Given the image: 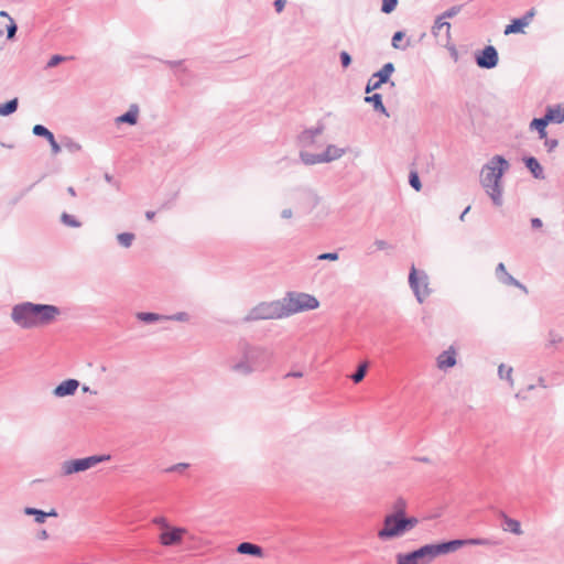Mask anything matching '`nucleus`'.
I'll use <instances>...</instances> for the list:
<instances>
[{
	"instance_id": "b1692460",
	"label": "nucleus",
	"mask_w": 564,
	"mask_h": 564,
	"mask_svg": "<svg viewBox=\"0 0 564 564\" xmlns=\"http://www.w3.org/2000/svg\"><path fill=\"white\" fill-rule=\"evenodd\" d=\"M237 551L241 554H250V555H256V556H260L262 553V550L260 546L252 544V543H248V542H243V543L239 544Z\"/></svg>"
},
{
	"instance_id": "f3484780",
	"label": "nucleus",
	"mask_w": 564,
	"mask_h": 564,
	"mask_svg": "<svg viewBox=\"0 0 564 564\" xmlns=\"http://www.w3.org/2000/svg\"><path fill=\"white\" fill-rule=\"evenodd\" d=\"M443 30L445 32V39L449 40V37H451V23L448 21H446V19H444L442 15H438L435 19L434 24L432 26V34L437 37V36L441 35Z\"/></svg>"
},
{
	"instance_id": "aec40b11",
	"label": "nucleus",
	"mask_w": 564,
	"mask_h": 564,
	"mask_svg": "<svg viewBox=\"0 0 564 564\" xmlns=\"http://www.w3.org/2000/svg\"><path fill=\"white\" fill-rule=\"evenodd\" d=\"M24 513L28 516H34L37 523H43L46 517H57L55 509H51L48 512H44L42 510L28 507L24 509Z\"/></svg>"
},
{
	"instance_id": "603ef678",
	"label": "nucleus",
	"mask_w": 564,
	"mask_h": 564,
	"mask_svg": "<svg viewBox=\"0 0 564 564\" xmlns=\"http://www.w3.org/2000/svg\"><path fill=\"white\" fill-rule=\"evenodd\" d=\"M39 539H41V540H46V539H48V533H47V531H46V530H42V531H40V532H39Z\"/></svg>"
},
{
	"instance_id": "f03ea898",
	"label": "nucleus",
	"mask_w": 564,
	"mask_h": 564,
	"mask_svg": "<svg viewBox=\"0 0 564 564\" xmlns=\"http://www.w3.org/2000/svg\"><path fill=\"white\" fill-rule=\"evenodd\" d=\"M509 166V162L503 156L495 155L482 166L480 172V184L497 207L503 204L501 180Z\"/></svg>"
},
{
	"instance_id": "09e8293b",
	"label": "nucleus",
	"mask_w": 564,
	"mask_h": 564,
	"mask_svg": "<svg viewBox=\"0 0 564 564\" xmlns=\"http://www.w3.org/2000/svg\"><path fill=\"white\" fill-rule=\"evenodd\" d=\"M533 17H534V11L530 10L523 17H521V20H524V22H527V25H529V23L531 22Z\"/></svg>"
},
{
	"instance_id": "ea45409f",
	"label": "nucleus",
	"mask_w": 564,
	"mask_h": 564,
	"mask_svg": "<svg viewBox=\"0 0 564 564\" xmlns=\"http://www.w3.org/2000/svg\"><path fill=\"white\" fill-rule=\"evenodd\" d=\"M464 543L463 545L465 544H470V545H488L489 544V541L487 539H469V540H462Z\"/></svg>"
},
{
	"instance_id": "e2e57ef3",
	"label": "nucleus",
	"mask_w": 564,
	"mask_h": 564,
	"mask_svg": "<svg viewBox=\"0 0 564 564\" xmlns=\"http://www.w3.org/2000/svg\"><path fill=\"white\" fill-rule=\"evenodd\" d=\"M176 318H177V319H180V321H183V319L185 318V314H184V313H182V314H180Z\"/></svg>"
},
{
	"instance_id": "0e129e2a",
	"label": "nucleus",
	"mask_w": 564,
	"mask_h": 564,
	"mask_svg": "<svg viewBox=\"0 0 564 564\" xmlns=\"http://www.w3.org/2000/svg\"><path fill=\"white\" fill-rule=\"evenodd\" d=\"M534 388H535V386H534V384H530V386H528L527 390H528V391H531V390H533Z\"/></svg>"
},
{
	"instance_id": "774afa93",
	"label": "nucleus",
	"mask_w": 564,
	"mask_h": 564,
	"mask_svg": "<svg viewBox=\"0 0 564 564\" xmlns=\"http://www.w3.org/2000/svg\"><path fill=\"white\" fill-rule=\"evenodd\" d=\"M2 34V31L0 30V35Z\"/></svg>"
},
{
	"instance_id": "338daca9",
	"label": "nucleus",
	"mask_w": 564,
	"mask_h": 564,
	"mask_svg": "<svg viewBox=\"0 0 564 564\" xmlns=\"http://www.w3.org/2000/svg\"><path fill=\"white\" fill-rule=\"evenodd\" d=\"M516 398H517V399H522L523 397H522V394H521L520 392H518V393L516 394Z\"/></svg>"
},
{
	"instance_id": "f257e3e1",
	"label": "nucleus",
	"mask_w": 564,
	"mask_h": 564,
	"mask_svg": "<svg viewBox=\"0 0 564 564\" xmlns=\"http://www.w3.org/2000/svg\"><path fill=\"white\" fill-rule=\"evenodd\" d=\"M61 311L55 305L23 302L12 308L11 318L20 327L30 329L53 323Z\"/></svg>"
},
{
	"instance_id": "de8ad7c7",
	"label": "nucleus",
	"mask_w": 564,
	"mask_h": 564,
	"mask_svg": "<svg viewBox=\"0 0 564 564\" xmlns=\"http://www.w3.org/2000/svg\"><path fill=\"white\" fill-rule=\"evenodd\" d=\"M286 0H275L274 7L278 13L282 12L285 7Z\"/></svg>"
},
{
	"instance_id": "680f3d73",
	"label": "nucleus",
	"mask_w": 564,
	"mask_h": 564,
	"mask_svg": "<svg viewBox=\"0 0 564 564\" xmlns=\"http://www.w3.org/2000/svg\"><path fill=\"white\" fill-rule=\"evenodd\" d=\"M68 193H69L72 196H75V191H74V188H73V187H69V188H68Z\"/></svg>"
},
{
	"instance_id": "473e14b6",
	"label": "nucleus",
	"mask_w": 564,
	"mask_h": 564,
	"mask_svg": "<svg viewBox=\"0 0 564 564\" xmlns=\"http://www.w3.org/2000/svg\"><path fill=\"white\" fill-rule=\"evenodd\" d=\"M366 372H367V362H364V364L359 365V367H358V369H357L356 373H354V375L351 376V379H352L356 383H358V382H360V381L365 378Z\"/></svg>"
},
{
	"instance_id": "bf43d9fd",
	"label": "nucleus",
	"mask_w": 564,
	"mask_h": 564,
	"mask_svg": "<svg viewBox=\"0 0 564 564\" xmlns=\"http://www.w3.org/2000/svg\"><path fill=\"white\" fill-rule=\"evenodd\" d=\"M187 466H188L187 464H178V465H176V466H173V467L171 468V470H176L177 468H186Z\"/></svg>"
},
{
	"instance_id": "393cba45",
	"label": "nucleus",
	"mask_w": 564,
	"mask_h": 564,
	"mask_svg": "<svg viewBox=\"0 0 564 564\" xmlns=\"http://www.w3.org/2000/svg\"><path fill=\"white\" fill-rule=\"evenodd\" d=\"M527 26V22L524 20H521V18L512 20L510 24H508L505 29V34H512V33H522L523 29Z\"/></svg>"
},
{
	"instance_id": "37998d69",
	"label": "nucleus",
	"mask_w": 564,
	"mask_h": 564,
	"mask_svg": "<svg viewBox=\"0 0 564 564\" xmlns=\"http://www.w3.org/2000/svg\"><path fill=\"white\" fill-rule=\"evenodd\" d=\"M340 61H341L343 67L346 68V67H348L350 65L351 57H350V55L347 52L344 51V52L340 53Z\"/></svg>"
},
{
	"instance_id": "a878e982",
	"label": "nucleus",
	"mask_w": 564,
	"mask_h": 564,
	"mask_svg": "<svg viewBox=\"0 0 564 564\" xmlns=\"http://www.w3.org/2000/svg\"><path fill=\"white\" fill-rule=\"evenodd\" d=\"M391 44L394 48L405 50L409 46L410 41L405 40L404 32L398 31L393 34Z\"/></svg>"
},
{
	"instance_id": "4c0bfd02",
	"label": "nucleus",
	"mask_w": 564,
	"mask_h": 564,
	"mask_svg": "<svg viewBox=\"0 0 564 564\" xmlns=\"http://www.w3.org/2000/svg\"><path fill=\"white\" fill-rule=\"evenodd\" d=\"M118 240L123 247H129L132 243L133 235L127 232L120 234Z\"/></svg>"
},
{
	"instance_id": "8fccbe9b",
	"label": "nucleus",
	"mask_w": 564,
	"mask_h": 564,
	"mask_svg": "<svg viewBox=\"0 0 564 564\" xmlns=\"http://www.w3.org/2000/svg\"><path fill=\"white\" fill-rule=\"evenodd\" d=\"M542 220L538 217H534L531 219V226L532 228H541L542 227Z\"/></svg>"
},
{
	"instance_id": "58836bf2",
	"label": "nucleus",
	"mask_w": 564,
	"mask_h": 564,
	"mask_svg": "<svg viewBox=\"0 0 564 564\" xmlns=\"http://www.w3.org/2000/svg\"><path fill=\"white\" fill-rule=\"evenodd\" d=\"M33 133L36 134V135H40V137H44L47 139V137L52 133L51 131H48L44 126H41V124H35L33 127Z\"/></svg>"
},
{
	"instance_id": "79ce46f5",
	"label": "nucleus",
	"mask_w": 564,
	"mask_h": 564,
	"mask_svg": "<svg viewBox=\"0 0 564 564\" xmlns=\"http://www.w3.org/2000/svg\"><path fill=\"white\" fill-rule=\"evenodd\" d=\"M47 141L50 142L51 147H52V151L53 153L57 154L59 151H61V147L58 145V143L55 141V138L53 135V133H51L48 137H47Z\"/></svg>"
},
{
	"instance_id": "bb28decb",
	"label": "nucleus",
	"mask_w": 564,
	"mask_h": 564,
	"mask_svg": "<svg viewBox=\"0 0 564 564\" xmlns=\"http://www.w3.org/2000/svg\"><path fill=\"white\" fill-rule=\"evenodd\" d=\"M513 369L510 366L500 364L498 367V376L500 379L507 380L510 387H513L514 381L512 378Z\"/></svg>"
},
{
	"instance_id": "6e6d98bb",
	"label": "nucleus",
	"mask_w": 564,
	"mask_h": 564,
	"mask_svg": "<svg viewBox=\"0 0 564 564\" xmlns=\"http://www.w3.org/2000/svg\"><path fill=\"white\" fill-rule=\"evenodd\" d=\"M398 4V0H390V12L395 9Z\"/></svg>"
},
{
	"instance_id": "13d9d810",
	"label": "nucleus",
	"mask_w": 564,
	"mask_h": 564,
	"mask_svg": "<svg viewBox=\"0 0 564 564\" xmlns=\"http://www.w3.org/2000/svg\"><path fill=\"white\" fill-rule=\"evenodd\" d=\"M382 11L388 13V0H382Z\"/></svg>"
},
{
	"instance_id": "f704fd0d",
	"label": "nucleus",
	"mask_w": 564,
	"mask_h": 564,
	"mask_svg": "<svg viewBox=\"0 0 564 564\" xmlns=\"http://www.w3.org/2000/svg\"><path fill=\"white\" fill-rule=\"evenodd\" d=\"M462 8H463L462 4L453 6L449 9H447L446 11H444L441 15L444 19H452V18L456 17L462 11Z\"/></svg>"
},
{
	"instance_id": "423d86ee",
	"label": "nucleus",
	"mask_w": 564,
	"mask_h": 564,
	"mask_svg": "<svg viewBox=\"0 0 564 564\" xmlns=\"http://www.w3.org/2000/svg\"><path fill=\"white\" fill-rule=\"evenodd\" d=\"M283 317L284 315L281 301H274L257 305L248 313L245 319L251 322L259 319H278Z\"/></svg>"
},
{
	"instance_id": "f8f14e48",
	"label": "nucleus",
	"mask_w": 564,
	"mask_h": 564,
	"mask_svg": "<svg viewBox=\"0 0 564 564\" xmlns=\"http://www.w3.org/2000/svg\"><path fill=\"white\" fill-rule=\"evenodd\" d=\"M495 274H496L497 280L501 284L508 285V286H516V288L522 290L525 294H528V292H529L528 288L524 284H522L520 281H518L516 278H513L510 273H508L506 265L502 262L497 264Z\"/></svg>"
},
{
	"instance_id": "3c124183",
	"label": "nucleus",
	"mask_w": 564,
	"mask_h": 564,
	"mask_svg": "<svg viewBox=\"0 0 564 564\" xmlns=\"http://www.w3.org/2000/svg\"><path fill=\"white\" fill-rule=\"evenodd\" d=\"M142 319H144V321H155V319H158V316L155 314L148 313V314H143L142 315Z\"/></svg>"
},
{
	"instance_id": "69168bd1",
	"label": "nucleus",
	"mask_w": 564,
	"mask_h": 564,
	"mask_svg": "<svg viewBox=\"0 0 564 564\" xmlns=\"http://www.w3.org/2000/svg\"><path fill=\"white\" fill-rule=\"evenodd\" d=\"M394 72V67H393V64L390 63V75Z\"/></svg>"
},
{
	"instance_id": "6e6552de",
	"label": "nucleus",
	"mask_w": 564,
	"mask_h": 564,
	"mask_svg": "<svg viewBox=\"0 0 564 564\" xmlns=\"http://www.w3.org/2000/svg\"><path fill=\"white\" fill-rule=\"evenodd\" d=\"M409 284L419 303H423L431 294L427 274L424 271H417L414 265L409 274Z\"/></svg>"
},
{
	"instance_id": "5701e85b",
	"label": "nucleus",
	"mask_w": 564,
	"mask_h": 564,
	"mask_svg": "<svg viewBox=\"0 0 564 564\" xmlns=\"http://www.w3.org/2000/svg\"><path fill=\"white\" fill-rule=\"evenodd\" d=\"M365 101L371 104L375 110L381 113H386V108L382 102V96L380 94H373L371 96L367 94V96L365 97Z\"/></svg>"
},
{
	"instance_id": "c9c22d12",
	"label": "nucleus",
	"mask_w": 564,
	"mask_h": 564,
	"mask_svg": "<svg viewBox=\"0 0 564 564\" xmlns=\"http://www.w3.org/2000/svg\"><path fill=\"white\" fill-rule=\"evenodd\" d=\"M62 221H63L66 226H69V227H79V225H80V224H79V221H77V220L75 219V217H74V216L68 215V214H66V213H64V214L62 215Z\"/></svg>"
},
{
	"instance_id": "864d4df0",
	"label": "nucleus",
	"mask_w": 564,
	"mask_h": 564,
	"mask_svg": "<svg viewBox=\"0 0 564 564\" xmlns=\"http://www.w3.org/2000/svg\"><path fill=\"white\" fill-rule=\"evenodd\" d=\"M470 210V206H467L465 210L460 214L459 219L463 221L465 219L466 214Z\"/></svg>"
},
{
	"instance_id": "ddd939ff",
	"label": "nucleus",
	"mask_w": 564,
	"mask_h": 564,
	"mask_svg": "<svg viewBox=\"0 0 564 564\" xmlns=\"http://www.w3.org/2000/svg\"><path fill=\"white\" fill-rule=\"evenodd\" d=\"M437 367L441 370H447L456 365V350L449 347L437 356Z\"/></svg>"
},
{
	"instance_id": "7ed1b4c3",
	"label": "nucleus",
	"mask_w": 564,
	"mask_h": 564,
	"mask_svg": "<svg viewBox=\"0 0 564 564\" xmlns=\"http://www.w3.org/2000/svg\"><path fill=\"white\" fill-rule=\"evenodd\" d=\"M152 522L158 528L156 540L162 547L183 549L196 540L188 528L172 523L165 517H156Z\"/></svg>"
},
{
	"instance_id": "e433bc0d",
	"label": "nucleus",
	"mask_w": 564,
	"mask_h": 564,
	"mask_svg": "<svg viewBox=\"0 0 564 564\" xmlns=\"http://www.w3.org/2000/svg\"><path fill=\"white\" fill-rule=\"evenodd\" d=\"M68 59H73V57H65V56H61V55H53L50 58L48 63H47V67H55L59 63H62L64 61H68Z\"/></svg>"
},
{
	"instance_id": "a19ab883",
	"label": "nucleus",
	"mask_w": 564,
	"mask_h": 564,
	"mask_svg": "<svg viewBox=\"0 0 564 564\" xmlns=\"http://www.w3.org/2000/svg\"><path fill=\"white\" fill-rule=\"evenodd\" d=\"M562 340H563V337L560 334H557L556 332L551 330L549 333V343H550V345L560 344V343H562Z\"/></svg>"
},
{
	"instance_id": "7c9ffc66",
	"label": "nucleus",
	"mask_w": 564,
	"mask_h": 564,
	"mask_svg": "<svg viewBox=\"0 0 564 564\" xmlns=\"http://www.w3.org/2000/svg\"><path fill=\"white\" fill-rule=\"evenodd\" d=\"M301 158H302V161L305 164L324 163L323 160H322V154L315 155V154H311V153H307V152H302L301 153Z\"/></svg>"
},
{
	"instance_id": "4be33fe9",
	"label": "nucleus",
	"mask_w": 564,
	"mask_h": 564,
	"mask_svg": "<svg viewBox=\"0 0 564 564\" xmlns=\"http://www.w3.org/2000/svg\"><path fill=\"white\" fill-rule=\"evenodd\" d=\"M547 123H549V121L546 120L545 116L542 118H534L530 123V128L535 129L539 132V137L541 139H543V138H546L545 128H546Z\"/></svg>"
},
{
	"instance_id": "052dcab7",
	"label": "nucleus",
	"mask_w": 564,
	"mask_h": 564,
	"mask_svg": "<svg viewBox=\"0 0 564 564\" xmlns=\"http://www.w3.org/2000/svg\"><path fill=\"white\" fill-rule=\"evenodd\" d=\"M282 216L284 218H290L292 216V213H291V210H283Z\"/></svg>"
},
{
	"instance_id": "a211bd4d",
	"label": "nucleus",
	"mask_w": 564,
	"mask_h": 564,
	"mask_svg": "<svg viewBox=\"0 0 564 564\" xmlns=\"http://www.w3.org/2000/svg\"><path fill=\"white\" fill-rule=\"evenodd\" d=\"M544 116L549 122L562 123L564 122V106L555 105L549 107Z\"/></svg>"
},
{
	"instance_id": "dca6fc26",
	"label": "nucleus",
	"mask_w": 564,
	"mask_h": 564,
	"mask_svg": "<svg viewBox=\"0 0 564 564\" xmlns=\"http://www.w3.org/2000/svg\"><path fill=\"white\" fill-rule=\"evenodd\" d=\"M388 79V64L384 65L377 74H375L368 82L366 94L379 88Z\"/></svg>"
},
{
	"instance_id": "72a5a7b5",
	"label": "nucleus",
	"mask_w": 564,
	"mask_h": 564,
	"mask_svg": "<svg viewBox=\"0 0 564 564\" xmlns=\"http://www.w3.org/2000/svg\"><path fill=\"white\" fill-rule=\"evenodd\" d=\"M406 501L403 498H398L393 503V510L390 513H405Z\"/></svg>"
},
{
	"instance_id": "49530a36",
	"label": "nucleus",
	"mask_w": 564,
	"mask_h": 564,
	"mask_svg": "<svg viewBox=\"0 0 564 564\" xmlns=\"http://www.w3.org/2000/svg\"><path fill=\"white\" fill-rule=\"evenodd\" d=\"M379 536L381 539L388 538V517L383 521V528L379 531Z\"/></svg>"
},
{
	"instance_id": "2eb2a0df",
	"label": "nucleus",
	"mask_w": 564,
	"mask_h": 564,
	"mask_svg": "<svg viewBox=\"0 0 564 564\" xmlns=\"http://www.w3.org/2000/svg\"><path fill=\"white\" fill-rule=\"evenodd\" d=\"M78 386L79 382L75 379L65 380L54 389V394L58 398L72 395L76 392Z\"/></svg>"
},
{
	"instance_id": "9d476101",
	"label": "nucleus",
	"mask_w": 564,
	"mask_h": 564,
	"mask_svg": "<svg viewBox=\"0 0 564 564\" xmlns=\"http://www.w3.org/2000/svg\"><path fill=\"white\" fill-rule=\"evenodd\" d=\"M475 61L478 67L492 69L498 65V51L492 45H487L484 50L476 53Z\"/></svg>"
},
{
	"instance_id": "5fc2aeb1",
	"label": "nucleus",
	"mask_w": 564,
	"mask_h": 564,
	"mask_svg": "<svg viewBox=\"0 0 564 564\" xmlns=\"http://www.w3.org/2000/svg\"><path fill=\"white\" fill-rule=\"evenodd\" d=\"M538 384L542 388H546L545 379L543 377H540L538 379Z\"/></svg>"
},
{
	"instance_id": "c85d7f7f",
	"label": "nucleus",
	"mask_w": 564,
	"mask_h": 564,
	"mask_svg": "<svg viewBox=\"0 0 564 564\" xmlns=\"http://www.w3.org/2000/svg\"><path fill=\"white\" fill-rule=\"evenodd\" d=\"M18 108V99L14 98L4 105H0V116H9L13 113Z\"/></svg>"
},
{
	"instance_id": "2f4dec72",
	"label": "nucleus",
	"mask_w": 564,
	"mask_h": 564,
	"mask_svg": "<svg viewBox=\"0 0 564 564\" xmlns=\"http://www.w3.org/2000/svg\"><path fill=\"white\" fill-rule=\"evenodd\" d=\"M409 183L410 185L416 191H421L422 184L419 177V174L416 171H411L409 175Z\"/></svg>"
},
{
	"instance_id": "412c9836",
	"label": "nucleus",
	"mask_w": 564,
	"mask_h": 564,
	"mask_svg": "<svg viewBox=\"0 0 564 564\" xmlns=\"http://www.w3.org/2000/svg\"><path fill=\"white\" fill-rule=\"evenodd\" d=\"M345 153L344 149L336 145H329L326 151L322 154L323 162H330L339 159Z\"/></svg>"
},
{
	"instance_id": "6ab92c4d",
	"label": "nucleus",
	"mask_w": 564,
	"mask_h": 564,
	"mask_svg": "<svg viewBox=\"0 0 564 564\" xmlns=\"http://www.w3.org/2000/svg\"><path fill=\"white\" fill-rule=\"evenodd\" d=\"M527 169L532 173L533 177L543 180L544 173L543 167L534 156H527L523 159Z\"/></svg>"
},
{
	"instance_id": "c03bdc74",
	"label": "nucleus",
	"mask_w": 564,
	"mask_h": 564,
	"mask_svg": "<svg viewBox=\"0 0 564 564\" xmlns=\"http://www.w3.org/2000/svg\"><path fill=\"white\" fill-rule=\"evenodd\" d=\"M337 259H338V253H336V252L322 253L318 256V260L336 261Z\"/></svg>"
},
{
	"instance_id": "0eeeda50",
	"label": "nucleus",
	"mask_w": 564,
	"mask_h": 564,
	"mask_svg": "<svg viewBox=\"0 0 564 564\" xmlns=\"http://www.w3.org/2000/svg\"><path fill=\"white\" fill-rule=\"evenodd\" d=\"M419 524V519L405 513H390V539L401 538Z\"/></svg>"
},
{
	"instance_id": "9b49d317",
	"label": "nucleus",
	"mask_w": 564,
	"mask_h": 564,
	"mask_svg": "<svg viewBox=\"0 0 564 564\" xmlns=\"http://www.w3.org/2000/svg\"><path fill=\"white\" fill-rule=\"evenodd\" d=\"M259 350L252 347H247L243 354V360L237 362L232 369L242 375H249L254 370L256 358L259 355Z\"/></svg>"
},
{
	"instance_id": "20e7f679",
	"label": "nucleus",
	"mask_w": 564,
	"mask_h": 564,
	"mask_svg": "<svg viewBox=\"0 0 564 564\" xmlns=\"http://www.w3.org/2000/svg\"><path fill=\"white\" fill-rule=\"evenodd\" d=\"M463 541L452 540L437 544H425L409 553L397 554V564H430L435 557L457 551Z\"/></svg>"
},
{
	"instance_id": "4468645a",
	"label": "nucleus",
	"mask_w": 564,
	"mask_h": 564,
	"mask_svg": "<svg viewBox=\"0 0 564 564\" xmlns=\"http://www.w3.org/2000/svg\"><path fill=\"white\" fill-rule=\"evenodd\" d=\"M499 516H500V518L502 520L501 529L505 532H510V533L516 534V535H521L523 533V531L521 529V524H520V522L518 520L508 517L503 511H501L499 513Z\"/></svg>"
},
{
	"instance_id": "cd10ccee",
	"label": "nucleus",
	"mask_w": 564,
	"mask_h": 564,
	"mask_svg": "<svg viewBox=\"0 0 564 564\" xmlns=\"http://www.w3.org/2000/svg\"><path fill=\"white\" fill-rule=\"evenodd\" d=\"M138 119V109L137 107L131 108L128 112L117 118V122L135 124Z\"/></svg>"
},
{
	"instance_id": "a18cd8bd",
	"label": "nucleus",
	"mask_w": 564,
	"mask_h": 564,
	"mask_svg": "<svg viewBox=\"0 0 564 564\" xmlns=\"http://www.w3.org/2000/svg\"><path fill=\"white\" fill-rule=\"evenodd\" d=\"M544 145L551 152L558 145V141L556 139H545Z\"/></svg>"
},
{
	"instance_id": "c756f323",
	"label": "nucleus",
	"mask_w": 564,
	"mask_h": 564,
	"mask_svg": "<svg viewBox=\"0 0 564 564\" xmlns=\"http://www.w3.org/2000/svg\"><path fill=\"white\" fill-rule=\"evenodd\" d=\"M0 17L6 18L8 20V24H7L8 37L12 39L17 32L15 22L6 11H0Z\"/></svg>"
},
{
	"instance_id": "39448f33",
	"label": "nucleus",
	"mask_w": 564,
	"mask_h": 564,
	"mask_svg": "<svg viewBox=\"0 0 564 564\" xmlns=\"http://www.w3.org/2000/svg\"><path fill=\"white\" fill-rule=\"evenodd\" d=\"M284 317L318 307L316 297L305 293H292L281 300Z\"/></svg>"
},
{
	"instance_id": "1a4fd4ad",
	"label": "nucleus",
	"mask_w": 564,
	"mask_h": 564,
	"mask_svg": "<svg viewBox=\"0 0 564 564\" xmlns=\"http://www.w3.org/2000/svg\"><path fill=\"white\" fill-rule=\"evenodd\" d=\"M110 456H89L80 459L67 460L63 464V471L65 475H72L87 470L97 464L108 460Z\"/></svg>"
},
{
	"instance_id": "4d7b16f0",
	"label": "nucleus",
	"mask_w": 564,
	"mask_h": 564,
	"mask_svg": "<svg viewBox=\"0 0 564 564\" xmlns=\"http://www.w3.org/2000/svg\"><path fill=\"white\" fill-rule=\"evenodd\" d=\"M154 215H155V213H154V212H147V213H145V217H147V219H149V220H152V219L154 218Z\"/></svg>"
}]
</instances>
